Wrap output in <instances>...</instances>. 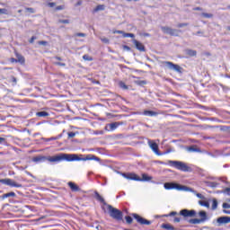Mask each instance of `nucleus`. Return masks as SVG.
Listing matches in <instances>:
<instances>
[{
	"mask_svg": "<svg viewBox=\"0 0 230 230\" xmlns=\"http://www.w3.org/2000/svg\"><path fill=\"white\" fill-rule=\"evenodd\" d=\"M36 116L38 118H48V116H49V113L48 111H38L36 112Z\"/></svg>",
	"mask_w": 230,
	"mask_h": 230,
	"instance_id": "nucleus-22",
	"label": "nucleus"
},
{
	"mask_svg": "<svg viewBox=\"0 0 230 230\" xmlns=\"http://www.w3.org/2000/svg\"><path fill=\"white\" fill-rule=\"evenodd\" d=\"M9 197L15 198L17 197V194H15V192L13 191L3 194L2 196H0V200H4V199H9Z\"/></svg>",
	"mask_w": 230,
	"mask_h": 230,
	"instance_id": "nucleus-17",
	"label": "nucleus"
},
{
	"mask_svg": "<svg viewBox=\"0 0 230 230\" xmlns=\"http://www.w3.org/2000/svg\"><path fill=\"white\" fill-rule=\"evenodd\" d=\"M132 217H133V218H135V220H137V222L138 224H140V226H151L152 225V221L146 219L137 214H132Z\"/></svg>",
	"mask_w": 230,
	"mask_h": 230,
	"instance_id": "nucleus-8",
	"label": "nucleus"
},
{
	"mask_svg": "<svg viewBox=\"0 0 230 230\" xmlns=\"http://www.w3.org/2000/svg\"><path fill=\"white\" fill-rule=\"evenodd\" d=\"M223 213H225V215H230V210L223 209Z\"/></svg>",
	"mask_w": 230,
	"mask_h": 230,
	"instance_id": "nucleus-59",
	"label": "nucleus"
},
{
	"mask_svg": "<svg viewBox=\"0 0 230 230\" xmlns=\"http://www.w3.org/2000/svg\"><path fill=\"white\" fill-rule=\"evenodd\" d=\"M199 206H203L204 208H209V202L208 201H199Z\"/></svg>",
	"mask_w": 230,
	"mask_h": 230,
	"instance_id": "nucleus-33",
	"label": "nucleus"
},
{
	"mask_svg": "<svg viewBox=\"0 0 230 230\" xmlns=\"http://www.w3.org/2000/svg\"><path fill=\"white\" fill-rule=\"evenodd\" d=\"M35 40H37V37L36 36H32L31 38V40H29L30 44H33V42H35Z\"/></svg>",
	"mask_w": 230,
	"mask_h": 230,
	"instance_id": "nucleus-47",
	"label": "nucleus"
},
{
	"mask_svg": "<svg viewBox=\"0 0 230 230\" xmlns=\"http://www.w3.org/2000/svg\"><path fill=\"white\" fill-rule=\"evenodd\" d=\"M202 17H205L206 19H211L213 17V14L208 13H202Z\"/></svg>",
	"mask_w": 230,
	"mask_h": 230,
	"instance_id": "nucleus-34",
	"label": "nucleus"
},
{
	"mask_svg": "<svg viewBox=\"0 0 230 230\" xmlns=\"http://www.w3.org/2000/svg\"><path fill=\"white\" fill-rule=\"evenodd\" d=\"M217 208H218V201L214 199L212 200V209L215 210V209H217Z\"/></svg>",
	"mask_w": 230,
	"mask_h": 230,
	"instance_id": "nucleus-30",
	"label": "nucleus"
},
{
	"mask_svg": "<svg viewBox=\"0 0 230 230\" xmlns=\"http://www.w3.org/2000/svg\"><path fill=\"white\" fill-rule=\"evenodd\" d=\"M147 145L156 155H163V154L159 152V146L154 140L148 139Z\"/></svg>",
	"mask_w": 230,
	"mask_h": 230,
	"instance_id": "nucleus-10",
	"label": "nucleus"
},
{
	"mask_svg": "<svg viewBox=\"0 0 230 230\" xmlns=\"http://www.w3.org/2000/svg\"><path fill=\"white\" fill-rule=\"evenodd\" d=\"M68 186L72 190V191H80V187H78V185H76L73 181H69Z\"/></svg>",
	"mask_w": 230,
	"mask_h": 230,
	"instance_id": "nucleus-18",
	"label": "nucleus"
},
{
	"mask_svg": "<svg viewBox=\"0 0 230 230\" xmlns=\"http://www.w3.org/2000/svg\"><path fill=\"white\" fill-rule=\"evenodd\" d=\"M58 22L61 24H69V20H59Z\"/></svg>",
	"mask_w": 230,
	"mask_h": 230,
	"instance_id": "nucleus-46",
	"label": "nucleus"
},
{
	"mask_svg": "<svg viewBox=\"0 0 230 230\" xmlns=\"http://www.w3.org/2000/svg\"><path fill=\"white\" fill-rule=\"evenodd\" d=\"M84 60H87L88 62H92L93 58L89 57L88 55L83 56Z\"/></svg>",
	"mask_w": 230,
	"mask_h": 230,
	"instance_id": "nucleus-38",
	"label": "nucleus"
},
{
	"mask_svg": "<svg viewBox=\"0 0 230 230\" xmlns=\"http://www.w3.org/2000/svg\"><path fill=\"white\" fill-rule=\"evenodd\" d=\"M162 229H166V230H175V227L170 224H163L162 225Z\"/></svg>",
	"mask_w": 230,
	"mask_h": 230,
	"instance_id": "nucleus-26",
	"label": "nucleus"
},
{
	"mask_svg": "<svg viewBox=\"0 0 230 230\" xmlns=\"http://www.w3.org/2000/svg\"><path fill=\"white\" fill-rule=\"evenodd\" d=\"M165 66L169 67L172 71H176V73H182V67L179 65H175L171 61H165Z\"/></svg>",
	"mask_w": 230,
	"mask_h": 230,
	"instance_id": "nucleus-11",
	"label": "nucleus"
},
{
	"mask_svg": "<svg viewBox=\"0 0 230 230\" xmlns=\"http://www.w3.org/2000/svg\"><path fill=\"white\" fill-rule=\"evenodd\" d=\"M54 64H55V66H60L61 67H66V63L55 62Z\"/></svg>",
	"mask_w": 230,
	"mask_h": 230,
	"instance_id": "nucleus-43",
	"label": "nucleus"
},
{
	"mask_svg": "<svg viewBox=\"0 0 230 230\" xmlns=\"http://www.w3.org/2000/svg\"><path fill=\"white\" fill-rule=\"evenodd\" d=\"M180 215L181 217H184V218H193V217H197V211H195L193 209L189 210L187 208H184L180 211Z\"/></svg>",
	"mask_w": 230,
	"mask_h": 230,
	"instance_id": "nucleus-7",
	"label": "nucleus"
},
{
	"mask_svg": "<svg viewBox=\"0 0 230 230\" xmlns=\"http://www.w3.org/2000/svg\"><path fill=\"white\" fill-rule=\"evenodd\" d=\"M175 215H177V212L175 211H172L170 213V217H175Z\"/></svg>",
	"mask_w": 230,
	"mask_h": 230,
	"instance_id": "nucleus-62",
	"label": "nucleus"
},
{
	"mask_svg": "<svg viewBox=\"0 0 230 230\" xmlns=\"http://www.w3.org/2000/svg\"><path fill=\"white\" fill-rule=\"evenodd\" d=\"M207 155H209L210 157H217V155H215L211 152H207Z\"/></svg>",
	"mask_w": 230,
	"mask_h": 230,
	"instance_id": "nucleus-54",
	"label": "nucleus"
},
{
	"mask_svg": "<svg viewBox=\"0 0 230 230\" xmlns=\"http://www.w3.org/2000/svg\"><path fill=\"white\" fill-rule=\"evenodd\" d=\"M186 55H189V57H197V51L193 49H186L185 50Z\"/></svg>",
	"mask_w": 230,
	"mask_h": 230,
	"instance_id": "nucleus-25",
	"label": "nucleus"
},
{
	"mask_svg": "<svg viewBox=\"0 0 230 230\" xmlns=\"http://www.w3.org/2000/svg\"><path fill=\"white\" fill-rule=\"evenodd\" d=\"M132 42L136 48V49H137L138 51H141L143 53H145V51H146V49L145 48V45H143V43H141L140 41H138L136 39L132 40Z\"/></svg>",
	"mask_w": 230,
	"mask_h": 230,
	"instance_id": "nucleus-12",
	"label": "nucleus"
},
{
	"mask_svg": "<svg viewBox=\"0 0 230 230\" xmlns=\"http://www.w3.org/2000/svg\"><path fill=\"white\" fill-rule=\"evenodd\" d=\"M188 152L200 153V148H198V147H195V146H190V147H188Z\"/></svg>",
	"mask_w": 230,
	"mask_h": 230,
	"instance_id": "nucleus-28",
	"label": "nucleus"
},
{
	"mask_svg": "<svg viewBox=\"0 0 230 230\" xmlns=\"http://www.w3.org/2000/svg\"><path fill=\"white\" fill-rule=\"evenodd\" d=\"M56 5L57 4L55 2H50L48 4V6H49V8H55Z\"/></svg>",
	"mask_w": 230,
	"mask_h": 230,
	"instance_id": "nucleus-48",
	"label": "nucleus"
},
{
	"mask_svg": "<svg viewBox=\"0 0 230 230\" xmlns=\"http://www.w3.org/2000/svg\"><path fill=\"white\" fill-rule=\"evenodd\" d=\"M144 116H149L152 118L154 116H157V112L154 111H144Z\"/></svg>",
	"mask_w": 230,
	"mask_h": 230,
	"instance_id": "nucleus-24",
	"label": "nucleus"
},
{
	"mask_svg": "<svg viewBox=\"0 0 230 230\" xmlns=\"http://www.w3.org/2000/svg\"><path fill=\"white\" fill-rule=\"evenodd\" d=\"M125 218H126V222L128 224H130L132 222V220H133L132 217H130V216H126Z\"/></svg>",
	"mask_w": 230,
	"mask_h": 230,
	"instance_id": "nucleus-41",
	"label": "nucleus"
},
{
	"mask_svg": "<svg viewBox=\"0 0 230 230\" xmlns=\"http://www.w3.org/2000/svg\"><path fill=\"white\" fill-rule=\"evenodd\" d=\"M6 139L4 137H0V145H3V143H4Z\"/></svg>",
	"mask_w": 230,
	"mask_h": 230,
	"instance_id": "nucleus-57",
	"label": "nucleus"
},
{
	"mask_svg": "<svg viewBox=\"0 0 230 230\" xmlns=\"http://www.w3.org/2000/svg\"><path fill=\"white\" fill-rule=\"evenodd\" d=\"M206 186H208V188H218V186H220V184L218 182H215V181H205Z\"/></svg>",
	"mask_w": 230,
	"mask_h": 230,
	"instance_id": "nucleus-19",
	"label": "nucleus"
},
{
	"mask_svg": "<svg viewBox=\"0 0 230 230\" xmlns=\"http://www.w3.org/2000/svg\"><path fill=\"white\" fill-rule=\"evenodd\" d=\"M163 33L166 35H172V37H179V30L172 29L170 27H161Z\"/></svg>",
	"mask_w": 230,
	"mask_h": 230,
	"instance_id": "nucleus-9",
	"label": "nucleus"
},
{
	"mask_svg": "<svg viewBox=\"0 0 230 230\" xmlns=\"http://www.w3.org/2000/svg\"><path fill=\"white\" fill-rule=\"evenodd\" d=\"M119 85L120 89H124V90L128 89V86H127V84H125L123 82H119Z\"/></svg>",
	"mask_w": 230,
	"mask_h": 230,
	"instance_id": "nucleus-37",
	"label": "nucleus"
},
{
	"mask_svg": "<svg viewBox=\"0 0 230 230\" xmlns=\"http://www.w3.org/2000/svg\"><path fill=\"white\" fill-rule=\"evenodd\" d=\"M49 163H62V161H66L67 163H73L74 161H97L100 162V157L94 155H87L85 157H80L76 154H66L59 153L53 156H49L47 158Z\"/></svg>",
	"mask_w": 230,
	"mask_h": 230,
	"instance_id": "nucleus-1",
	"label": "nucleus"
},
{
	"mask_svg": "<svg viewBox=\"0 0 230 230\" xmlns=\"http://www.w3.org/2000/svg\"><path fill=\"white\" fill-rule=\"evenodd\" d=\"M76 136V133L75 132H68V137H75Z\"/></svg>",
	"mask_w": 230,
	"mask_h": 230,
	"instance_id": "nucleus-53",
	"label": "nucleus"
},
{
	"mask_svg": "<svg viewBox=\"0 0 230 230\" xmlns=\"http://www.w3.org/2000/svg\"><path fill=\"white\" fill-rule=\"evenodd\" d=\"M102 42H103V44H109L111 42V40L107 38H101Z\"/></svg>",
	"mask_w": 230,
	"mask_h": 230,
	"instance_id": "nucleus-40",
	"label": "nucleus"
},
{
	"mask_svg": "<svg viewBox=\"0 0 230 230\" xmlns=\"http://www.w3.org/2000/svg\"><path fill=\"white\" fill-rule=\"evenodd\" d=\"M0 15H8V9L0 8Z\"/></svg>",
	"mask_w": 230,
	"mask_h": 230,
	"instance_id": "nucleus-31",
	"label": "nucleus"
},
{
	"mask_svg": "<svg viewBox=\"0 0 230 230\" xmlns=\"http://www.w3.org/2000/svg\"><path fill=\"white\" fill-rule=\"evenodd\" d=\"M220 193H224V195H228L230 197V188H226L225 190H221Z\"/></svg>",
	"mask_w": 230,
	"mask_h": 230,
	"instance_id": "nucleus-32",
	"label": "nucleus"
},
{
	"mask_svg": "<svg viewBox=\"0 0 230 230\" xmlns=\"http://www.w3.org/2000/svg\"><path fill=\"white\" fill-rule=\"evenodd\" d=\"M75 37H87V34L84 32H77L75 34Z\"/></svg>",
	"mask_w": 230,
	"mask_h": 230,
	"instance_id": "nucleus-39",
	"label": "nucleus"
},
{
	"mask_svg": "<svg viewBox=\"0 0 230 230\" xmlns=\"http://www.w3.org/2000/svg\"><path fill=\"white\" fill-rule=\"evenodd\" d=\"M196 197H198V199H201V200H204V199H206V197H204V195H202L201 193H196Z\"/></svg>",
	"mask_w": 230,
	"mask_h": 230,
	"instance_id": "nucleus-45",
	"label": "nucleus"
},
{
	"mask_svg": "<svg viewBox=\"0 0 230 230\" xmlns=\"http://www.w3.org/2000/svg\"><path fill=\"white\" fill-rule=\"evenodd\" d=\"M164 188V190H177L178 191H195L188 186L180 185L175 182H165Z\"/></svg>",
	"mask_w": 230,
	"mask_h": 230,
	"instance_id": "nucleus-2",
	"label": "nucleus"
},
{
	"mask_svg": "<svg viewBox=\"0 0 230 230\" xmlns=\"http://www.w3.org/2000/svg\"><path fill=\"white\" fill-rule=\"evenodd\" d=\"M135 84H137V85H140L141 87H143V85H146V81L138 80V81H135Z\"/></svg>",
	"mask_w": 230,
	"mask_h": 230,
	"instance_id": "nucleus-29",
	"label": "nucleus"
},
{
	"mask_svg": "<svg viewBox=\"0 0 230 230\" xmlns=\"http://www.w3.org/2000/svg\"><path fill=\"white\" fill-rule=\"evenodd\" d=\"M42 139V141H57V139H58V137H49V138H44V137H42L41 138Z\"/></svg>",
	"mask_w": 230,
	"mask_h": 230,
	"instance_id": "nucleus-36",
	"label": "nucleus"
},
{
	"mask_svg": "<svg viewBox=\"0 0 230 230\" xmlns=\"http://www.w3.org/2000/svg\"><path fill=\"white\" fill-rule=\"evenodd\" d=\"M15 62H19L20 64H24V62H26V59H24V58L22 57V55L21 54H16V59Z\"/></svg>",
	"mask_w": 230,
	"mask_h": 230,
	"instance_id": "nucleus-21",
	"label": "nucleus"
},
{
	"mask_svg": "<svg viewBox=\"0 0 230 230\" xmlns=\"http://www.w3.org/2000/svg\"><path fill=\"white\" fill-rule=\"evenodd\" d=\"M57 11L64 10V5H58L56 7Z\"/></svg>",
	"mask_w": 230,
	"mask_h": 230,
	"instance_id": "nucleus-56",
	"label": "nucleus"
},
{
	"mask_svg": "<svg viewBox=\"0 0 230 230\" xmlns=\"http://www.w3.org/2000/svg\"><path fill=\"white\" fill-rule=\"evenodd\" d=\"M223 208H224V209H230V204H228V203H223Z\"/></svg>",
	"mask_w": 230,
	"mask_h": 230,
	"instance_id": "nucleus-49",
	"label": "nucleus"
},
{
	"mask_svg": "<svg viewBox=\"0 0 230 230\" xmlns=\"http://www.w3.org/2000/svg\"><path fill=\"white\" fill-rule=\"evenodd\" d=\"M123 37H124V38H128V37H130V39H134V37H136V35H134V33H127V32H124Z\"/></svg>",
	"mask_w": 230,
	"mask_h": 230,
	"instance_id": "nucleus-35",
	"label": "nucleus"
},
{
	"mask_svg": "<svg viewBox=\"0 0 230 230\" xmlns=\"http://www.w3.org/2000/svg\"><path fill=\"white\" fill-rule=\"evenodd\" d=\"M113 33H118L119 35H124L125 31H113Z\"/></svg>",
	"mask_w": 230,
	"mask_h": 230,
	"instance_id": "nucleus-50",
	"label": "nucleus"
},
{
	"mask_svg": "<svg viewBox=\"0 0 230 230\" xmlns=\"http://www.w3.org/2000/svg\"><path fill=\"white\" fill-rule=\"evenodd\" d=\"M168 163L170 166H172V168H175L176 170H180V172H191V167L188 166L184 162L169 160Z\"/></svg>",
	"mask_w": 230,
	"mask_h": 230,
	"instance_id": "nucleus-4",
	"label": "nucleus"
},
{
	"mask_svg": "<svg viewBox=\"0 0 230 230\" xmlns=\"http://www.w3.org/2000/svg\"><path fill=\"white\" fill-rule=\"evenodd\" d=\"M124 179H128V181H139L137 175L136 173H121Z\"/></svg>",
	"mask_w": 230,
	"mask_h": 230,
	"instance_id": "nucleus-14",
	"label": "nucleus"
},
{
	"mask_svg": "<svg viewBox=\"0 0 230 230\" xmlns=\"http://www.w3.org/2000/svg\"><path fill=\"white\" fill-rule=\"evenodd\" d=\"M11 82L14 83V85L17 84V78H15V76H12L11 77Z\"/></svg>",
	"mask_w": 230,
	"mask_h": 230,
	"instance_id": "nucleus-51",
	"label": "nucleus"
},
{
	"mask_svg": "<svg viewBox=\"0 0 230 230\" xmlns=\"http://www.w3.org/2000/svg\"><path fill=\"white\" fill-rule=\"evenodd\" d=\"M184 26H188V23H179L177 28H184Z\"/></svg>",
	"mask_w": 230,
	"mask_h": 230,
	"instance_id": "nucleus-52",
	"label": "nucleus"
},
{
	"mask_svg": "<svg viewBox=\"0 0 230 230\" xmlns=\"http://www.w3.org/2000/svg\"><path fill=\"white\" fill-rule=\"evenodd\" d=\"M111 130H116L118 127H119V124L118 122H112L109 124Z\"/></svg>",
	"mask_w": 230,
	"mask_h": 230,
	"instance_id": "nucleus-27",
	"label": "nucleus"
},
{
	"mask_svg": "<svg viewBox=\"0 0 230 230\" xmlns=\"http://www.w3.org/2000/svg\"><path fill=\"white\" fill-rule=\"evenodd\" d=\"M33 163H42L44 161H46V156H35L32 159Z\"/></svg>",
	"mask_w": 230,
	"mask_h": 230,
	"instance_id": "nucleus-23",
	"label": "nucleus"
},
{
	"mask_svg": "<svg viewBox=\"0 0 230 230\" xmlns=\"http://www.w3.org/2000/svg\"><path fill=\"white\" fill-rule=\"evenodd\" d=\"M218 181H221L222 182H226V179H224V178H219Z\"/></svg>",
	"mask_w": 230,
	"mask_h": 230,
	"instance_id": "nucleus-64",
	"label": "nucleus"
},
{
	"mask_svg": "<svg viewBox=\"0 0 230 230\" xmlns=\"http://www.w3.org/2000/svg\"><path fill=\"white\" fill-rule=\"evenodd\" d=\"M26 12H29L30 13H35V9H33L31 7H27Z\"/></svg>",
	"mask_w": 230,
	"mask_h": 230,
	"instance_id": "nucleus-44",
	"label": "nucleus"
},
{
	"mask_svg": "<svg viewBox=\"0 0 230 230\" xmlns=\"http://www.w3.org/2000/svg\"><path fill=\"white\" fill-rule=\"evenodd\" d=\"M54 58H55L56 60H59V61L62 60V58H60V57H55Z\"/></svg>",
	"mask_w": 230,
	"mask_h": 230,
	"instance_id": "nucleus-63",
	"label": "nucleus"
},
{
	"mask_svg": "<svg viewBox=\"0 0 230 230\" xmlns=\"http://www.w3.org/2000/svg\"><path fill=\"white\" fill-rule=\"evenodd\" d=\"M94 199H96V200L103 204V206H109V204L105 202V199L102 197V195H100V193H98V191L94 192Z\"/></svg>",
	"mask_w": 230,
	"mask_h": 230,
	"instance_id": "nucleus-16",
	"label": "nucleus"
},
{
	"mask_svg": "<svg viewBox=\"0 0 230 230\" xmlns=\"http://www.w3.org/2000/svg\"><path fill=\"white\" fill-rule=\"evenodd\" d=\"M38 44H39L40 46H48V41L40 40V41L38 42Z\"/></svg>",
	"mask_w": 230,
	"mask_h": 230,
	"instance_id": "nucleus-42",
	"label": "nucleus"
},
{
	"mask_svg": "<svg viewBox=\"0 0 230 230\" xmlns=\"http://www.w3.org/2000/svg\"><path fill=\"white\" fill-rule=\"evenodd\" d=\"M0 184H4L5 186H10L11 188H22V184L17 183L10 178L0 179Z\"/></svg>",
	"mask_w": 230,
	"mask_h": 230,
	"instance_id": "nucleus-6",
	"label": "nucleus"
},
{
	"mask_svg": "<svg viewBox=\"0 0 230 230\" xmlns=\"http://www.w3.org/2000/svg\"><path fill=\"white\" fill-rule=\"evenodd\" d=\"M199 217H200L199 218H193V219H189L187 220V222H189V224H204V222H208V220H209V217H208V212L201 210L199 212Z\"/></svg>",
	"mask_w": 230,
	"mask_h": 230,
	"instance_id": "nucleus-5",
	"label": "nucleus"
},
{
	"mask_svg": "<svg viewBox=\"0 0 230 230\" xmlns=\"http://www.w3.org/2000/svg\"><path fill=\"white\" fill-rule=\"evenodd\" d=\"M172 152V149H167L164 153H162L163 155H166V154H170Z\"/></svg>",
	"mask_w": 230,
	"mask_h": 230,
	"instance_id": "nucleus-58",
	"label": "nucleus"
},
{
	"mask_svg": "<svg viewBox=\"0 0 230 230\" xmlns=\"http://www.w3.org/2000/svg\"><path fill=\"white\" fill-rule=\"evenodd\" d=\"M173 221L179 223L181 222V217H174Z\"/></svg>",
	"mask_w": 230,
	"mask_h": 230,
	"instance_id": "nucleus-61",
	"label": "nucleus"
},
{
	"mask_svg": "<svg viewBox=\"0 0 230 230\" xmlns=\"http://www.w3.org/2000/svg\"><path fill=\"white\" fill-rule=\"evenodd\" d=\"M123 49H125L126 51H130L131 49L127 45H123Z\"/></svg>",
	"mask_w": 230,
	"mask_h": 230,
	"instance_id": "nucleus-55",
	"label": "nucleus"
},
{
	"mask_svg": "<svg viewBox=\"0 0 230 230\" xmlns=\"http://www.w3.org/2000/svg\"><path fill=\"white\" fill-rule=\"evenodd\" d=\"M103 10H105V5L103 4H99L97 5L93 10V13H96L98 12H103Z\"/></svg>",
	"mask_w": 230,
	"mask_h": 230,
	"instance_id": "nucleus-20",
	"label": "nucleus"
},
{
	"mask_svg": "<svg viewBox=\"0 0 230 230\" xmlns=\"http://www.w3.org/2000/svg\"><path fill=\"white\" fill-rule=\"evenodd\" d=\"M137 180L138 182H148V181H152V177L148 176L146 173H143L142 174V178H140L139 176H137Z\"/></svg>",
	"mask_w": 230,
	"mask_h": 230,
	"instance_id": "nucleus-15",
	"label": "nucleus"
},
{
	"mask_svg": "<svg viewBox=\"0 0 230 230\" xmlns=\"http://www.w3.org/2000/svg\"><path fill=\"white\" fill-rule=\"evenodd\" d=\"M109 215L113 220L117 222H121L123 220V212L118 208H115L111 205H107Z\"/></svg>",
	"mask_w": 230,
	"mask_h": 230,
	"instance_id": "nucleus-3",
	"label": "nucleus"
},
{
	"mask_svg": "<svg viewBox=\"0 0 230 230\" xmlns=\"http://www.w3.org/2000/svg\"><path fill=\"white\" fill-rule=\"evenodd\" d=\"M217 222L218 226H224L226 224L230 223V217L225 216V217H220L217 219Z\"/></svg>",
	"mask_w": 230,
	"mask_h": 230,
	"instance_id": "nucleus-13",
	"label": "nucleus"
},
{
	"mask_svg": "<svg viewBox=\"0 0 230 230\" xmlns=\"http://www.w3.org/2000/svg\"><path fill=\"white\" fill-rule=\"evenodd\" d=\"M193 10L195 12H201L202 8L201 7H195Z\"/></svg>",
	"mask_w": 230,
	"mask_h": 230,
	"instance_id": "nucleus-60",
	"label": "nucleus"
}]
</instances>
